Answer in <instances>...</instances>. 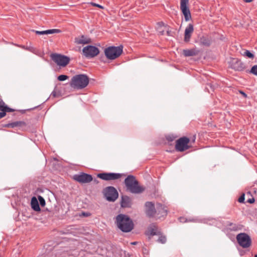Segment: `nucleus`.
Wrapping results in <instances>:
<instances>
[{"label":"nucleus","instance_id":"1","mask_svg":"<svg viewBox=\"0 0 257 257\" xmlns=\"http://www.w3.org/2000/svg\"><path fill=\"white\" fill-rule=\"evenodd\" d=\"M126 190L133 194H140L144 191L145 188L140 186L139 182L132 175H128L124 180Z\"/></svg>","mask_w":257,"mask_h":257},{"label":"nucleus","instance_id":"2","mask_svg":"<svg viewBox=\"0 0 257 257\" xmlns=\"http://www.w3.org/2000/svg\"><path fill=\"white\" fill-rule=\"evenodd\" d=\"M116 223L118 227L123 232H128L134 228L132 219L127 215L120 214L116 218Z\"/></svg>","mask_w":257,"mask_h":257},{"label":"nucleus","instance_id":"3","mask_svg":"<svg viewBox=\"0 0 257 257\" xmlns=\"http://www.w3.org/2000/svg\"><path fill=\"white\" fill-rule=\"evenodd\" d=\"M89 81V78L86 75L78 74L72 77L70 85L74 89H82L88 85Z\"/></svg>","mask_w":257,"mask_h":257},{"label":"nucleus","instance_id":"4","mask_svg":"<svg viewBox=\"0 0 257 257\" xmlns=\"http://www.w3.org/2000/svg\"><path fill=\"white\" fill-rule=\"evenodd\" d=\"M123 51V46H109L104 49V54L109 60H114L120 56Z\"/></svg>","mask_w":257,"mask_h":257},{"label":"nucleus","instance_id":"5","mask_svg":"<svg viewBox=\"0 0 257 257\" xmlns=\"http://www.w3.org/2000/svg\"><path fill=\"white\" fill-rule=\"evenodd\" d=\"M238 244L243 248L249 247L251 244L250 237L245 233H240L236 235Z\"/></svg>","mask_w":257,"mask_h":257},{"label":"nucleus","instance_id":"6","mask_svg":"<svg viewBox=\"0 0 257 257\" xmlns=\"http://www.w3.org/2000/svg\"><path fill=\"white\" fill-rule=\"evenodd\" d=\"M50 56L54 62L61 67H65L70 62L69 57L61 54L53 53Z\"/></svg>","mask_w":257,"mask_h":257},{"label":"nucleus","instance_id":"7","mask_svg":"<svg viewBox=\"0 0 257 257\" xmlns=\"http://www.w3.org/2000/svg\"><path fill=\"white\" fill-rule=\"evenodd\" d=\"M103 193L107 200L114 201L118 198V193L116 189L112 186L106 187L103 189Z\"/></svg>","mask_w":257,"mask_h":257},{"label":"nucleus","instance_id":"8","mask_svg":"<svg viewBox=\"0 0 257 257\" xmlns=\"http://www.w3.org/2000/svg\"><path fill=\"white\" fill-rule=\"evenodd\" d=\"M190 139L186 137L180 138L176 141V150L179 152H183L189 149L190 147L188 145Z\"/></svg>","mask_w":257,"mask_h":257},{"label":"nucleus","instance_id":"9","mask_svg":"<svg viewBox=\"0 0 257 257\" xmlns=\"http://www.w3.org/2000/svg\"><path fill=\"white\" fill-rule=\"evenodd\" d=\"M83 55L87 58H94L99 53V49L94 46L88 45L82 49Z\"/></svg>","mask_w":257,"mask_h":257},{"label":"nucleus","instance_id":"10","mask_svg":"<svg viewBox=\"0 0 257 257\" xmlns=\"http://www.w3.org/2000/svg\"><path fill=\"white\" fill-rule=\"evenodd\" d=\"M189 0H181L180 9L184 16L185 20L187 22L191 18L190 10L188 7Z\"/></svg>","mask_w":257,"mask_h":257},{"label":"nucleus","instance_id":"11","mask_svg":"<svg viewBox=\"0 0 257 257\" xmlns=\"http://www.w3.org/2000/svg\"><path fill=\"white\" fill-rule=\"evenodd\" d=\"M121 174L116 173H102L97 174L98 178L105 181L117 180L121 178Z\"/></svg>","mask_w":257,"mask_h":257},{"label":"nucleus","instance_id":"12","mask_svg":"<svg viewBox=\"0 0 257 257\" xmlns=\"http://www.w3.org/2000/svg\"><path fill=\"white\" fill-rule=\"evenodd\" d=\"M73 179L80 183H88L92 181V176L88 174L81 173L79 174H76L73 176Z\"/></svg>","mask_w":257,"mask_h":257},{"label":"nucleus","instance_id":"13","mask_svg":"<svg viewBox=\"0 0 257 257\" xmlns=\"http://www.w3.org/2000/svg\"><path fill=\"white\" fill-rule=\"evenodd\" d=\"M229 63L230 67L235 71H241L245 69L244 63L237 58H231Z\"/></svg>","mask_w":257,"mask_h":257},{"label":"nucleus","instance_id":"14","mask_svg":"<svg viewBox=\"0 0 257 257\" xmlns=\"http://www.w3.org/2000/svg\"><path fill=\"white\" fill-rule=\"evenodd\" d=\"M145 211L146 215L149 217L155 216L157 211L155 207V204L150 201L146 202L145 204Z\"/></svg>","mask_w":257,"mask_h":257},{"label":"nucleus","instance_id":"15","mask_svg":"<svg viewBox=\"0 0 257 257\" xmlns=\"http://www.w3.org/2000/svg\"><path fill=\"white\" fill-rule=\"evenodd\" d=\"M157 213H156V217L160 218L161 217L166 216L167 214V211L165 208V207L161 204H158L157 205V208L156 209Z\"/></svg>","mask_w":257,"mask_h":257},{"label":"nucleus","instance_id":"16","mask_svg":"<svg viewBox=\"0 0 257 257\" xmlns=\"http://www.w3.org/2000/svg\"><path fill=\"white\" fill-rule=\"evenodd\" d=\"M194 30L193 26L192 24H190L186 28L185 30V36H184V41L188 42L190 41L191 34L193 33Z\"/></svg>","mask_w":257,"mask_h":257},{"label":"nucleus","instance_id":"17","mask_svg":"<svg viewBox=\"0 0 257 257\" xmlns=\"http://www.w3.org/2000/svg\"><path fill=\"white\" fill-rule=\"evenodd\" d=\"M120 204L121 206L123 208L131 207L132 205L131 198L127 196H122Z\"/></svg>","mask_w":257,"mask_h":257},{"label":"nucleus","instance_id":"18","mask_svg":"<svg viewBox=\"0 0 257 257\" xmlns=\"http://www.w3.org/2000/svg\"><path fill=\"white\" fill-rule=\"evenodd\" d=\"M199 51L196 49L183 50V54L185 57L194 56L197 55Z\"/></svg>","mask_w":257,"mask_h":257},{"label":"nucleus","instance_id":"19","mask_svg":"<svg viewBox=\"0 0 257 257\" xmlns=\"http://www.w3.org/2000/svg\"><path fill=\"white\" fill-rule=\"evenodd\" d=\"M31 205L32 208L36 211L41 210L39 202L35 197H33L31 199Z\"/></svg>","mask_w":257,"mask_h":257},{"label":"nucleus","instance_id":"20","mask_svg":"<svg viewBox=\"0 0 257 257\" xmlns=\"http://www.w3.org/2000/svg\"><path fill=\"white\" fill-rule=\"evenodd\" d=\"M75 42L77 44H86L89 43L90 40L82 35L80 37L76 38L75 39Z\"/></svg>","mask_w":257,"mask_h":257},{"label":"nucleus","instance_id":"21","mask_svg":"<svg viewBox=\"0 0 257 257\" xmlns=\"http://www.w3.org/2000/svg\"><path fill=\"white\" fill-rule=\"evenodd\" d=\"M10 127H23L26 126V123L23 121H16L10 123Z\"/></svg>","mask_w":257,"mask_h":257},{"label":"nucleus","instance_id":"22","mask_svg":"<svg viewBox=\"0 0 257 257\" xmlns=\"http://www.w3.org/2000/svg\"><path fill=\"white\" fill-rule=\"evenodd\" d=\"M5 111L8 112H13L14 110L6 105L4 101L0 98V111Z\"/></svg>","mask_w":257,"mask_h":257},{"label":"nucleus","instance_id":"23","mask_svg":"<svg viewBox=\"0 0 257 257\" xmlns=\"http://www.w3.org/2000/svg\"><path fill=\"white\" fill-rule=\"evenodd\" d=\"M179 220L181 222L185 223L187 222H199V220L197 218H186L183 217H181L179 218Z\"/></svg>","mask_w":257,"mask_h":257},{"label":"nucleus","instance_id":"24","mask_svg":"<svg viewBox=\"0 0 257 257\" xmlns=\"http://www.w3.org/2000/svg\"><path fill=\"white\" fill-rule=\"evenodd\" d=\"M200 43L204 46H209L210 45V41L205 37L200 38Z\"/></svg>","mask_w":257,"mask_h":257},{"label":"nucleus","instance_id":"25","mask_svg":"<svg viewBox=\"0 0 257 257\" xmlns=\"http://www.w3.org/2000/svg\"><path fill=\"white\" fill-rule=\"evenodd\" d=\"M242 55L244 57H248L249 58L253 59L254 58V55L251 53L249 51L245 50Z\"/></svg>","mask_w":257,"mask_h":257},{"label":"nucleus","instance_id":"26","mask_svg":"<svg viewBox=\"0 0 257 257\" xmlns=\"http://www.w3.org/2000/svg\"><path fill=\"white\" fill-rule=\"evenodd\" d=\"M228 225L229 226H230V229L233 231H236V230H238L239 229H240L238 225L234 224L233 223H229Z\"/></svg>","mask_w":257,"mask_h":257},{"label":"nucleus","instance_id":"27","mask_svg":"<svg viewBox=\"0 0 257 257\" xmlns=\"http://www.w3.org/2000/svg\"><path fill=\"white\" fill-rule=\"evenodd\" d=\"M249 73L257 76V65L253 66L249 71Z\"/></svg>","mask_w":257,"mask_h":257},{"label":"nucleus","instance_id":"28","mask_svg":"<svg viewBox=\"0 0 257 257\" xmlns=\"http://www.w3.org/2000/svg\"><path fill=\"white\" fill-rule=\"evenodd\" d=\"M45 32L46 33V35H47V34H51L60 33V30L59 29H50V30H45Z\"/></svg>","mask_w":257,"mask_h":257},{"label":"nucleus","instance_id":"29","mask_svg":"<svg viewBox=\"0 0 257 257\" xmlns=\"http://www.w3.org/2000/svg\"><path fill=\"white\" fill-rule=\"evenodd\" d=\"M38 200L39 201L40 204L42 206H44L46 204V202H45V200L44 198L41 196H38Z\"/></svg>","mask_w":257,"mask_h":257},{"label":"nucleus","instance_id":"30","mask_svg":"<svg viewBox=\"0 0 257 257\" xmlns=\"http://www.w3.org/2000/svg\"><path fill=\"white\" fill-rule=\"evenodd\" d=\"M158 241L161 243H165L166 242V237L165 236L161 235L159 236Z\"/></svg>","mask_w":257,"mask_h":257},{"label":"nucleus","instance_id":"31","mask_svg":"<svg viewBox=\"0 0 257 257\" xmlns=\"http://www.w3.org/2000/svg\"><path fill=\"white\" fill-rule=\"evenodd\" d=\"M68 78V76L65 75H60L58 77V80L60 81H64Z\"/></svg>","mask_w":257,"mask_h":257},{"label":"nucleus","instance_id":"32","mask_svg":"<svg viewBox=\"0 0 257 257\" xmlns=\"http://www.w3.org/2000/svg\"><path fill=\"white\" fill-rule=\"evenodd\" d=\"M90 4L91 6H92L98 7V8H100L101 9H104V7L102 6H101L100 5H99V4H96V3H93V2L90 3Z\"/></svg>","mask_w":257,"mask_h":257},{"label":"nucleus","instance_id":"33","mask_svg":"<svg viewBox=\"0 0 257 257\" xmlns=\"http://www.w3.org/2000/svg\"><path fill=\"white\" fill-rule=\"evenodd\" d=\"M149 232L151 235H155L156 234V229L155 228H150Z\"/></svg>","mask_w":257,"mask_h":257},{"label":"nucleus","instance_id":"34","mask_svg":"<svg viewBox=\"0 0 257 257\" xmlns=\"http://www.w3.org/2000/svg\"><path fill=\"white\" fill-rule=\"evenodd\" d=\"M20 47L25 50H29L30 51H32V49H33V48L32 47H27L25 46H20Z\"/></svg>","mask_w":257,"mask_h":257},{"label":"nucleus","instance_id":"35","mask_svg":"<svg viewBox=\"0 0 257 257\" xmlns=\"http://www.w3.org/2000/svg\"><path fill=\"white\" fill-rule=\"evenodd\" d=\"M238 201L240 203H244V194H242L239 197V198H238Z\"/></svg>","mask_w":257,"mask_h":257},{"label":"nucleus","instance_id":"36","mask_svg":"<svg viewBox=\"0 0 257 257\" xmlns=\"http://www.w3.org/2000/svg\"><path fill=\"white\" fill-rule=\"evenodd\" d=\"M33 31L34 32H35L36 34H38V35H45V34H46L45 31H35V30H33Z\"/></svg>","mask_w":257,"mask_h":257},{"label":"nucleus","instance_id":"37","mask_svg":"<svg viewBox=\"0 0 257 257\" xmlns=\"http://www.w3.org/2000/svg\"><path fill=\"white\" fill-rule=\"evenodd\" d=\"M7 112V111H5L4 110L1 111V112H0V119L6 116Z\"/></svg>","mask_w":257,"mask_h":257},{"label":"nucleus","instance_id":"38","mask_svg":"<svg viewBox=\"0 0 257 257\" xmlns=\"http://www.w3.org/2000/svg\"><path fill=\"white\" fill-rule=\"evenodd\" d=\"M166 138H167V140H168L169 141H170V142L173 141L175 139V138L172 136H168Z\"/></svg>","mask_w":257,"mask_h":257},{"label":"nucleus","instance_id":"39","mask_svg":"<svg viewBox=\"0 0 257 257\" xmlns=\"http://www.w3.org/2000/svg\"><path fill=\"white\" fill-rule=\"evenodd\" d=\"M254 201H255V200H254V198H253V197H252L251 198L248 199L247 200V202L250 203V204L254 203Z\"/></svg>","mask_w":257,"mask_h":257},{"label":"nucleus","instance_id":"40","mask_svg":"<svg viewBox=\"0 0 257 257\" xmlns=\"http://www.w3.org/2000/svg\"><path fill=\"white\" fill-rule=\"evenodd\" d=\"M1 126L3 127H8V128H10V123H5V124H1Z\"/></svg>","mask_w":257,"mask_h":257},{"label":"nucleus","instance_id":"41","mask_svg":"<svg viewBox=\"0 0 257 257\" xmlns=\"http://www.w3.org/2000/svg\"><path fill=\"white\" fill-rule=\"evenodd\" d=\"M239 92L242 95V96L244 97V98H246L247 97V95L245 93H244V92H243L241 90H239Z\"/></svg>","mask_w":257,"mask_h":257},{"label":"nucleus","instance_id":"42","mask_svg":"<svg viewBox=\"0 0 257 257\" xmlns=\"http://www.w3.org/2000/svg\"><path fill=\"white\" fill-rule=\"evenodd\" d=\"M51 95L55 97L56 96V92L55 91H53L51 93Z\"/></svg>","mask_w":257,"mask_h":257},{"label":"nucleus","instance_id":"43","mask_svg":"<svg viewBox=\"0 0 257 257\" xmlns=\"http://www.w3.org/2000/svg\"><path fill=\"white\" fill-rule=\"evenodd\" d=\"M196 137L195 136H193V139H192V141L194 143L195 141Z\"/></svg>","mask_w":257,"mask_h":257},{"label":"nucleus","instance_id":"44","mask_svg":"<svg viewBox=\"0 0 257 257\" xmlns=\"http://www.w3.org/2000/svg\"><path fill=\"white\" fill-rule=\"evenodd\" d=\"M131 243V244H133V245H136L138 243V242H137V241L132 242Z\"/></svg>","mask_w":257,"mask_h":257},{"label":"nucleus","instance_id":"45","mask_svg":"<svg viewBox=\"0 0 257 257\" xmlns=\"http://www.w3.org/2000/svg\"><path fill=\"white\" fill-rule=\"evenodd\" d=\"M244 1L246 3H250L251 2L252 0H244Z\"/></svg>","mask_w":257,"mask_h":257},{"label":"nucleus","instance_id":"46","mask_svg":"<svg viewBox=\"0 0 257 257\" xmlns=\"http://www.w3.org/2000/svg\"><path fill=\"white\" fill-rule=\"evenodd\" d=\"M247 195H251V193H250V192H248L247 193Z\"/></svg>","mask_w":257,"mask_h":257},{"label":"nucleus","instance_id":"47","mask_svg":"<svg viewBox=\"0 0 257 257\" xmlns=\"http://www.w3.org/2000/svg\"><path fill=\"white\" fill-rule=\"evenodd\" d=\"M167 34H168V35H169V31H167Z\"/></svg>","mask_w":257,"mask_h":257},{"label":"nucleus","instance_id":"48","mask_svg":"<svg viewBox=\"0 0 257 257\" xmlns=\"http://www.w3.org/2000/svg\"><path fill=\"white\" fill-rule=\"evenodd\" d=\"M94 181H95V182H98V181H97L96 180H94Z\"/></svg>","mask_w":257,"mask_h":257},{"label":"nucleus","instance_id":"49","mask_svg":"<svg viewBox=\"0 0 257 257\" xmlns=\"http://www.w3.org/2000/svg\"><path fill=\"white\" fill-rule=\"evenodd\" d=\"M254 257H257V254H255V255H254Z\"/></svg>","mask_w":257,"mask_h":257}]
</instances>
